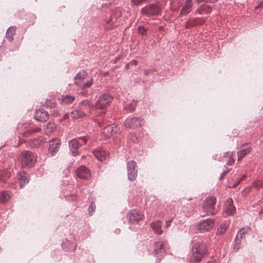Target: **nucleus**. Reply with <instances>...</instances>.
Wrapping results in <instances>:
<instances>
[{
  "instance_id": "1",
  "label": "nucleus",
  "mask_w": 263,
  "mask_h": 263,
  "mask_svg": "<svg viewBox=\"0 0 263 263\" xmlns=\"http://www.w3.org/2000/svg\"><path fill=\"white\" fill-rule=\"evenodd\" d=\"M207 251L206 245L204 242L195 243L192 248V258L196 262H200L206 255Z\"/></svg>"
},
{
  "instance_id": "2",
  "label": "nucleus",
  "mask_w": 263,
  "mask_h": 263,
  "mask_svg": "<svg viewBox=\"0 0 263 263\" xmlns=\"http://www.w3.org/2000/svg\"><path fill=\"white\" fill-rule=\"evenodd\" d=\"M161 11V6L159 2L146 5L141 9V13L146 16H156Z\"/></svg>"
},
{
  "instance_id": "3",
  "label": "nucleus",
  "mask_w": 263,
  "mask_h": 263,
  "mask_svg": "<svg viewBox=\"0 0 263 263\" xmlns=\"http://www.w3.org/2000/svg\"><path fill=\"white\" fill-rule=\"evenodd\" d=\"M19 159L23 167H32L35 163L34 156L33 153L29 151H23L20 154Z\"/></svg>"
},
{
  "instance_id": "4",
  "label": "nucleus",
  "mask_w": 263,
  "mask_h": 263,
  "mask_svg": "<svg viewBox=\"0 0 263 263\" xmlns=\"http://www.w3.org/2000/svg\"><path fill=\"white\" fill-rule=\"evenodd\" d=\"M144 123L143 119L137 117H129L124 122V125L126 128H136L142 126Z\"/></svg>"
},
{
  "instance_id": "5",
  "label": "nucleus",
  "mask_w": 263,
  "mask_h": 263,
  "mask_svg": "<svg viewBox=\"0 0 263 263\" xmlns=\"http://www.w3.org/2000/svg\"><path fill=\"white\" fill-rule=\"evenodd\" d=\"M112 100V97L108 93H105L100 96L95 104V108L103 109L108 106Z\"/></svg>"
},
{
  "instance_id": "6",
  "label": "nucleus",
  "mask_w": 263,
  "mask_h": 263,
  "mask_svg": "<svg viewBox=\"0 0 263 263\" xmlns=\"http://www.w3.org/2000/svg\"><path fill=\"white\" fill-rule=\"evenodd\" d=\"M216 202V199L214 197H206L203 205V209L207 212L208 215H214L215 204Z\"/></svg>"
},
{
  "instance_id": "7",
  "label": "nucleus",
  "mask_w": 263,
  "mask_h": 263,
  "mask_svg": "<svg viewBox=\"0 0 263 263\" xmlns=\"http://www.w3.org/2000/svg\"><path fill=\"white\" fill-rule=\"evenodd\" d=\"M128 179L130 181L135 180L137 176L138 168L135 161L131 160L127 163Z\"/></svg>"
},
{
  "instance_id": "8",
  "label": "nucleus",
  "mask_w": 263,
  "mask_h": 263,
  "mask_svg": "<svg viewBox=\"0 0 263 263\" xmlns=\"http://www.w3.org/2000/svg\"><path fill=\"white\" fill-rule=\"evenodd\" d=\"M100 127H103V133L108 136L109 135H112L118 132V128L115 124L107 125L105 121L98 122Z\"/></svg>"
},
{
  "instance_id": "9",
  "label": "nucleus",
  "mask_w": 263,
  "mask_h": 263,
  "mask_svg": "<svg viewBox=\"0 0 263 263\" xmlns=\"http://www.w3.org/2000/svg\"><path fill=\"white\" fill-rule=\"evenodd\" d=\"M143 215L139 211L134 210H132L127 215V218L130 224H137L141 220Z\"/></svg>"
},
{
  "instance_id": "10",
  "label": "nucleus",
  "mask_w": 263,
  "mask_h": 263,
  "mask_svg": "<svg viewBox=\"0 0 263 263\" xmlns=\"http://www.w3.org/2000/svg\"><path fill=\"white\" fill-rule=\"evenodd\" d=\"M214 222L215 220L211 218L200 221L198 223V228L202 231H209L214 227Z\"/></svg>"
},
{
  "instance_id": "11",
  "label": "nucleus",
  "mask_w": 263,
  "mask_h": 263,
  "mask_svg": "<svg viewBox=\"0 0 263 263\" xmlns=\"http://www.w3.org/2000/svg\"><path fill=\"white\" fill-rule=\"evenodd\" d=\"M154 254L155 256L158 259H161L164 256L165 250L162 241L158 240L155 242Z\"/></svg>"
},
{
  "instance_id": "12",
  "label": "nucleus",
  "mask_w": 263,
  "mask_h": 263,
  "mask_svg": "<svg viewBox=\"0 0 263 263\" xmlns=\"http://www.w3.org/2000/svg\"><path fill=\"white\" fill-rule=\"evenodd\" d=\"M69 147L71 152L72 153L73 156H76L79 154V148L83 145L82 143H81L78 139L74 138L69 141Z\"/></svg>"
},
{
  "instance_id": "13",
  "label": "nucleus",
  "mask_w": 263,
  "mask_h": 263,
  "mask_svg": "<svg viewBox=\"0 0 263 263\" xmlns=\"http://www.w3.org/2000/svg\"><path fill=\"white\" fill-rule=\"evenodd\" d=\"M76 176L82 179H88L90 176V172L88 168L81 166L76 170Z\"/></svg>"
},
{
  "instance_id": "14",
  "label": "nucleus",
  "mask_w": 263,
  "mask_h": 263,
  "mask_svg": "<svg viewBox=\"0 0 263 263\" xmlns=\"http://www.w3.org/2000/svg\"><path fill=\"white\" fill-rule=\"evenodd\" d=\"M49 114L47 111L43 109H40L36 110L34 114V118L36 120L44 122L47 121L49 119Z\"/></svg>"
},
{
  "instance_id": "15",
  "label": "nucleus",
  "mask_w": 263,
  "mask_h": 263,
  "mask_svg": "<svg viewBox=\"0 0 263 263\" xmlns=\"http://www.w3.org/2000/svg\"><path fill=\"white\" fill-rule=\"evenodd\" d=\"M224 211L228 216L233 215L235 214L236 209L233 205V201L231 198L228 199L224 204Z\"/></svg>"
},
{
  "instance_id": "16",
  "label": "nucleus",
  "mask_w": 263,
  "mask_h": 263,
  "mask_svg": "<svg viewBox=\"0 0 263 263\" xmlns=\"http://www.w3.org/2000/svg\"><path fill=\"white\" fill-rule=\"evenodd\" d=\"M120 16V13L117 11L116 12H112L110 13L109 17L105 19L106 23L108 24L110 27L117 26L116 23L118 22V17Z\"/></svg>"
},
{
  "instance_id": "17",
  "label": "nucleus",
  "mask_w": 263,
  "mask_h": 263,
  "mask_svg": "<svg viewBox=\"0 0 263 263\" xmlns=\"http://www.w3.org/2000/svg\"><path fill=\"white\" fill-rule=\"evenodd\" d=\"M61 145L60 140L58 139H53L50 141L49 146V152L52 155L56 154Z\"/></svg>"
},
{
  "instance_id": "18",
  "label": "nucleus",
  "mask_w": 263,
  "mask_h": 263,
  "mask_svg": "<svg viewBox=\"0 0 263 263\" xmlns=\"http://www.w3.org/2000/svg\"><path fill=\"white\" fill-rule=\"evenodd\" d=\"M95 157L100 161H103L109 157V154L103 148H100L93 152Z\"/></svg>"
},
{
  "instance_id": "19",
  "label": "nucleus",
  "mask_w": 263,
  "mask_h": 263,
  "mask_svg": "<svg viewBox=\"0 0 263 263\" xmlns=\"http://www.w3.org/2000/svg\"><path fill=\"white\" fill-rule=\"evenodd\" d=\"M62 247L66 252H73L76 248V245L74 242L70 241L68 239H65L62 243Z\"/></svg>"
},
{
  "instance_id": "20",
  "label": "nucleus",
  "mask_w": 263,
  "mask_h": 263,
  "mask_svg": "<svg viewBox=\"0 0 263 263\" xmlns=\"http://www.w3.org/2000/svg\"><path fill=\"white\" fill-rule=\"evenodd\" d=\"M192 7V0H185L184 5L180 11V15H187L191 11Z\"/></svg>"
},
{
  "instance_id": "21",
  "label": "nucleus",
  "mask_w": 263,
  "mask_h": 263,
  "mask_svg": "<svg viewBox=\"0 0 263 263\" xmlns=\"http://www.w3.org/2000/svg\"><path fill=\"white\" fill-rule=\"evenodd\" d=\"M151 227L156 234L160 235L162 233V222L160 220L152 222L151 223Z\"/></svg>"
},
{
  "instance_id": "22",
  "label": "nucleus",
  "mask_w": 263,
  "mask_h": 263,
  "mask_svg": "<svg viewBox=\"0 0 263 263\" xmlns=\"http://www.w3.org/2000/svg\"><path fill=\"white\" fill-rule=\"evenodd\" d=\"M70 115L73 119H78L85 117L86 114L84 111L79 108V109H74L71 111Z\"/></svg>"
},
{
  "instance_id": "23",
  "label": "nucleus",
  "mask_w": 263,
  "mask_h": 263,
  "mask_svg": "<svg viewBox=\"0 0 263 263\" xmlns=\"http://www.w3.org/2000/svg\"><path fill=\"white\" fill-rule=\"evenodd\" d=\"M78 106L79 108L83 111L88 107L93 106L90 99H85L79 102Z\"/></svg>"
},
{
  "instance_id": "24",
  "label": "nucleus",
  "mask_w": 263,
  "mask_h": 263,
  "mask_svg": "<svg viewBox=\"0 0 263 263\" xmlns=\"http://www.w3.org/2000/svg\"><path fill=\"white\" fill-rule=\"evenodd\" d=\"M10 172L6 170H0V184L6 182L10 176Z\"/></svg>"
},
{
  "instance_id": "25",
  "label": "nucleus",
  "mask_w": 263,
  "mask_h": 263,
  "mask_svg": "<svg viewBox=\"0 0 263 263\" xmlns=\"http://www.w3.org/2000/svg\"><path fill=\"white\" fill-rule=\"evenodd\" d=\"M15 27H10L8 29L6 33V37L9 41L11 42L13 40V36L15 34Z\"/></svg>"
},
{
  "instance_id": "26",
  "label": "nucleus",
  "mask_w": 263,
  "mask_h": 263,
  "mask_svg": "<svg viewBox=\"0 0 263 263\" xmlns=\"http://www.w3.org/2000/svg\"><path fill=\"white\" fill-rule=\"evenodd\" d=\"M18 179L21 187L24 186L25 184L29 181L26 173L24 172L20 173Z\"/></svg>"
},
{
  "instance_id": "27",
  "label": "nucleus",
  "mask_w": 263,
  "mask_h": 263,
  "mask_svg": "<svg viewBox=\"0 0 263 263\" xmlns=\"http://www.w3.org/2000/svg\"><path fill=\"white\" fill-rule=\"evenodd\" d=\"M251 228L249 227H243L240 229L237 233L236 236H238L240 239H243L245 237L246 235L250 232Z\"/></svg>"
},
{
  "instance_id": "28",
  "label": "nucleus",
  "mask_w": 263,
  "mask_h": 263,
  "mask_svg": "<svg viewBox=\"0 0 263 263\" xmlns=\"http://www.w3.org/2000/svg\"><path fill=\"white\" fill-rule=\"evenodd\" d=\"M10 195L7 191L0 192V203H5L9 200Z\"/></svg>"
},
{
  "instance_id": "29",
  "label": "nucleus",
  "mask_w": 263,
  "mask_h": 263,
  "mask_svg": "<svg viewBox=\"0 0 263 263\" xmlns=\"http://www.w3.org/2000/svg\"><path fill=\"white\" fill-rule=\"evenodd\" d=\"M252 148L250 147H248L245 149H241L237 152L238 160H241L246 155L250 153Z\"/></svg>"
},
{
  "instance_id": "30",
  "label": "nucleus",
  "mask_w": 263,
  "mask_h": 263,
  "mask_svg": "<svg viewBox=\"0 0 263 263\" xmlns=\"http://www.w3.org/2000/svg\"><path fill=\"white\" fill-rule=\"evenodd\" d=\"M197 11L199 14H202L204 12L208 13L212 11V8L210 5L203 4L197 9Z\"/></svg>"
},
{
  "instance_id": "31",
  "label": "nucleus",
  "mask_w": 263,
  "mask_h": 263,
  "mask_svg": "<svg viewBox=\"0 0 263 263\" xmlns=\"http://www.w3.org/2000/svg\"><path fill=\"white\" fill-rule=\"evenodd\" d=\"M137 101L133 100L132 102L129 103L127 105L125 106L124 107V110L128 112H133L136 106H137Z\"/></svg>"
},
{
  "instance_id": "32",
  "label": "nucleus",
  "mask_w": 263,
  "mask_h": 263,
  "mask_svg": "<svg viewBox=\"0 0 263 263\" xmlns=\"http://www.w3.org/2000/svg\"><path fill=\"white\" fill-rule=\"evenodd\" d=\"M93 80L91 79L88 82L84 83L83 85H81V84H80L78 81H74V83L76 85L80 87L81 89H83L85 88L90 87L92 86V85L93 84Z\"/></svg>"
},
{
  "instance_id": "33",
  "label": "nucleus",
  "mask_w": 263,
  "mask_h": 263,
  "mask_svg": "<svg viewBox=\"0 0 263 263\" xmlns=\"http://www.w3.org/2000/svg\"><path fill=\"white\" fill-rule=\"evenodd\" d=\"M62 101L66 104L72 103L75 100V97L73 96L66 95L62 96Z\"/></svg>"
},
{
  "instance_id": "34",
  "label": "nucleus",
  "mask_w": 263,
  "mask_h": 263,
  "mask_svg": "<svg viewBox=\"0 0 263 263\" xmlns=\"http://www.w3.org/2000/svg\"><path fill=\"white\" fill-rule=\"evenodd\" d=\"M43 139L41 137L34 139L30 142V145L33 147H37L42 144Z\"/></svg>"
},
{
  "instance_id": "35",
  "label": "nucleus",
  "mask_w": 263,
  "mask_h": 263,
  "mask_svg": "<svg viewBox=\"0 0 263 263\" xmlns=\"http://www.w3.org/2000/svg\"><path fill=\"white\" fill-rule=\"evenodd\" d=\"M87 72L84 70L78 72L74 78L75 81H77V80H83L86 79L87 77Z\"/></svg>"
},
{
  "instance_id": "36",
  "label": "nucleus",
  "mask_w": 263,
  "mask_h": 263,
  "mask_svg": "<svg viewBox=\"0 0 263 263\" xmlns=\"http://www.w3.org/2000/svg\"><path fill=\"white\" fill-rule=\"evenodd\" d=\"M228 228V226L226 223H222L217 228L216 234L220 235L225 232Z\"/></svg>"
},
{
  "instance_id": "37",
  "label": "nucleus",
  "mask_w": 263,
  "mask_h": 263,
  "mask_svg": "<svg viewBox=\"0 0 263 263\" xmlns=\"http://www.w3.org/2000/svg\"><path fill=\"white\" fill-rule=\"evenodd\" d=\"M55 127L56 126L54 123L49 122L46 124L45 132L47 133H50L55 128Z\"/></svg>"
},
{
  "instance_id": "38",
  "label": "nucleus",
  "mask_w": 263,
  "mask_h": 263,
  "mask_svg": "<svg viewBox=\"0 0 263 263\" xmlns=\"http://www.w3.org/2000/svg\"><path fill=\"white\" fill-rule=\"evenodd\" d=\"M242 241V239H240L238 236H236L235 239V244L234 246V249L237 251L240 248V244Z\"/></svg>"
},
{
  "instance_id": "39",
  "label": "nucleus",
  "mask_w": 263,
  "mask_h": 263,
  "mask_svg": "<svg viewBox=\"0 0 263 263\" xmlns=\"http://www.w3.org/2000/svg\"><path fill=\"white\" fill-rule=\"evenodd\" d=\"M46 107L53 108L55 106L56 103L54 99H47L44 103Z\"/></svg>"
},
{
  "instance_id": "40",
  "label": "nucleus",
  "mask_w": 263,
  "mask_h": 263,
  "mask_svg": "<svg viewBox=\"0 0 263 263\" xmlns=\"http://www.w3.org/2000/svg\"><path fill=\"white\" fill-rule=\"evenodd\" d=\"M194 22L193 18H190L185 23V27L186 29L195 27Z\"/></svg>"
},
{
  "instance_id": "41",
  "label": "nucleus",
  "mask_w": 263,
  "mask_h": 263,
  "mask_svg": "<svg viewBox=\"0 0 263 263\" xmlns=\"http://www.w3.org/2000/svg\"><path fill=\"white\" fill-rule=\"evenodd\" d=\"M195 26L201 25L204 23V21L201 18H193Z\"/></svg>"
},
{
  "instance_id": "42",
  "label": "nucleus",
  "mask_w": 263,
  "mask_h": 263,
  "mask_svg": "<svg viewBox=\"0 0 263 263\" xmlns=\"http://www.w3.org/2000/svg\"><path fill=\"white\" fill-rule=\"evenodd\" d=\"M95 208H96V205H95V203L93 202H91L89 206L88 207V209L89 214L90 215H92L93 214Z\"/></svg>"
},
{
  "instance_id": "43",
  "label": "nucleus",
  "mask_w": 263,
  "mask_h": 263,
  "mask_svg": "<svg viewBox=\"0 0 263 263\" xmlns=\"http://www.w3.org/2000/svg\"><path fill=\"white\" fill-rule=\"evenodd\" d=\"M138 30L139 32L142 35H146V29H145L143 26H139L138 27Z\"/></svg>"
},
{
  "instance_id": "44",
  "label": "nucleus",
  "mask_w": 263,
  "mask_h": 263,
  "mask_svg": "<svg viewBox=\"0 0 263 263\" xmlns=\"http://www.w3.org/2000/svg\"><path fill=\"white\" fill-rule=\"evenodd\" d=\"M128 138L133 142H136L138 140L135 135L133 133L129 134V135H128Z\"/></svg>"
},
{
  "instance_id": "45",
  "label": "nucleus",
  "mask_w": 263,
  "mask_h": 263,
  "mask_svg": "<svg viewBox=\"0 0 263 263\" xmlns=\"http://www.w3.org/2000/svg\"><path fill=\"white\" fill-rule=\"evenodd\" d=\"M78 139V141L80 142V141H81V142H80L81 143H82L83 145V144H85L86 143H87V138L86 137H80L79 138H77Z\"/></svg>"
},
{
  "instance_id": "46",
  "label": "nucleus",
  "mask_w": 263,
  "mask_h": 263,
  "mask_svg": "<svg viewBox=\"0 0 263 263\" xmlns=\"http://www.w3.org/2000/svg\"><path fill=\"white\" fill-rule=\"evenodd\" d=\"M146 0H131V2L135 5H139L141 3L144 2H145Z\"/></svg>"
},
{
  "instance_id": "47",
  "label": "nucleus",
  "mask_w": 263,
  "mask_h": 263,
  "mask_svg": "<svg viewBox=\"0 0 263 263\" xmlns=\"http://www.w3.org/2000/svg\"><path fill=\"white\" fill-rule=\"evenodd\" d=\"M156 70L155 69H148L144 70V73L145 76H147L150 73H153Z\"/></svg>"
},
{
  "instance_id": "48",
  "label": "nucleus",
  "mask_w": 263,
  "mask_h": 263,
  "mask_svg": "<svg viewBox=\"0 0 263 263\" xmlns=\"http://www.w3.org/2000/svg\"><path fill=\"white\" fill-rule=\"evenodd\" d=\"M65 197L68 200H74L76 199V196L73 194L67 195Z\"/></svg>"
},
{
  "instance_id": "49",
  "label": "nucleus",
  "mask_w": 263,
  "mask_h": 263,
  "mask_svg": "<svg viewBox=\"0 0 263 263\" xmlns=\"http://www.w3.org/2000/svg\"><path fill=\"white\" fill-rule=\"evenodd\" d=\"M234 163V159L233 158L232 156H230V157L229 158V160L227 162V165H231Z\"/></svg>"
},
{
  "instance_id": "50",
  "label": "nucleus",
  "mask_w": 263,
  "mask_h": 263,
  "mask_svg": "<svg viewBox=\"0 0 263 263\" xmlns=\"http://www.w3.org/2000/svg\"><path fill=\"white\" fill-rule=\"evenodd\" d=\"M138 64V61L137 60H134L131 61L126 66V68L128 67V66L130 65H133L136 66Z\"/></svg>"
},
{
  "instance_id": "51",
  "label": "nucleus",
  "mask_w": 263,
  "mask_h": 263,
  "mask_svg": "<svg viewBox=\"0 0 263 263\" xmlns=\"http://www.w3.org/2000/svg\"><path fill=\"white\" fill-rule=\"evenodd\" d=\"M230 172V170L228 169L227 170L224 171L221 174L220 179L221 180L222 178Z\"/></svg>"
},
{
  "instance_id": "52",
  "label": "nucleus",
  "mask_w": 263,
  "mask_h": 263,
  "mask_svg": "<svg viewBox=\"0 0 263 263\" xmlns=\"http://www.w3.org/2000/svg\"><path fill=\"white\" fill-rule=\"evenodd\" d=\"M172 221L173 219L166 221L165 228H167L168 227H169L171 224L172 223Z\"/></svg>"
},
{
  "instance_id": "53",
  "label": "nucleus",
  "mask_w": 263,
  "mask_h": 263,
  "mask_svg": "<svg viewBox=\"0 0 263 263\" xmlns=\"http://www.w3.org/2000/svg\"><path fill=\"white\" fill-rule=\"evenodd\" d=\"M232 155H233L232 152H228L224 154L223 157H228L229 158L230 157V156H232Z\"/></svg>"
},
{
  "instance_id": "54",
  "label": "nucleus",
  "mask_w": 263,
  "mask_h": 263,
  "mask_svg": "<svg viewBox=\"0 0 263 263\" xmlns=\"http://www.w3.org/2000/svg\"><path fill=\"white\" fill-rule=\"evenodd\" d=\"M70 116V114H69L68 113H67V114H65L63 118L60 120V121L63 120H65V119H67V118H69V116Z\"/></svg>"
},
{
  "instance_id": "55",
  "label": "nucleus",
  "mask_w": 263,
  "mask_h": 263,
  "mask_svg": "<svg viewBox=\"0 0 263 263\" xmlns=\"http://www.w3.org/2000/svg\"><path fill=\"white\" fill-rule=\"evenodd\" d=\"M41 130V128L36 127L33 130H30L31 133H35V132H39Z\"/></svg>"
},
{
  "instance_id": "56",
  "label": "nucleus",
  "mask_w": 263,
  "mask_h": 263,
  "mask_svg": "<svg viewBox=\"0 0 263 263\" xmlns=\"http://www.w3.org/2000/svg\"><path fill=\"white\" fill-rule=\"evenodd\" d=\"M218 0H205V3H214L216 2Z\"/></svg>"
},
{
  "instance_id": "57",
  "label": "nucleus",
  "mask_w": 263,
  "mask_h": 263,
  "mask_svg": "<svg viewBox=\"0 0 263 263\" xmlns=\"http://www.w3.org/2000/svg\"><path fill=\"white\" fill-rule=\"evenodd\" d=\"M259 7H262L263 8V2L261 3L260 4H259L258 6L255 7V9H257Z\"/></svg>"
},
{
  "instance_id": "58",
  "label": "nucleus",
  "mask_w": 263,
  "mask_h": 263,
  "mask_svg": "<svg viewBox=\"0 0 263 263\" xmlns=\"http://www.w3.org/2000/svg\"><path fill=\"white\" fill-rule=\"evenodd\" d=\"M207 263H217L215 260L209 261Z\"/></svg>"
},
{
  "instance_id": "59",
  "label": "nucleus",
  "mask_w": 263,
  "mask_h": 263,
  "mask_svg": "<svg viewBox=\"0 0 263 263\" xmlns=\"http://www.w3.org/2000/svg\"><path fill=\"white\" fill-rule=\"evenodd\" d=\"M197 3L205 2V0H195Z\"/></svg>"
},
{
  "instance_id": "60",
  "label": "nucleus",
  "mask_w": 263,
  "mask_h": 263,
  "mask_svg": "<svg viewBox=\"0 0 263 263\" xmlns=\"http://www.w3.org/2000/svg\"><path fill=\"white\" fill-rule=\"evenodd\" d=\"M246 176L245 175H243V176H242V177H241V180H243V179H245V178Z\"/></svg>"
},
{
  "instance_id": "61",
  "label": "nucleus",
  "mask_w": 263,
  "mask_h": 263,
  "mask_svg": "<svg viewBox=\"0 0 263 263\" xmlns=\"http://www.w3.org/2000/svg\"><path fill=\"white\" fill-rule=\"evenodd\" d=\"M260 213H263V211H260V212H259V214H260Z\"/></svg>"
}]
</instances>
